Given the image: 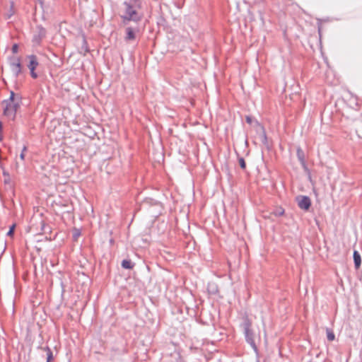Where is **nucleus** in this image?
I'll return each instance as SVG.
<instances>
[{
	"instance_id": "obj_20",
	"label": "nucleus",
	"mask_w": 362,
	"mask_h": 362,
	"mask_svg": "<svg viewBox=\"0 0 362 362\" xmlns=\"http://www.w3.org/2000/svg\"><path fill=\"white\" fill-rule=\"evenodd\" d=\"M246 121H247L248 123H251V122H252V120H251L250 117H246Z\"/></svg>"
},
{
	"instance_id": "obj_6",
	"label": "nucleus",
	"mask_w": 362,
	"mask_h": 362,
	"mask_svg": "<svg viewBox=\"0 0 362 362\" xmlns=\"http://www.w3.org/2000/svg\"><path fill=\"white\" fill-rule=\"evenodd\" d=\"M298 204L300 209L308 210L311 205V202L308 197H300L298 198Z\"/></svg>"
},
{
	"instance_id": "obj_21",
	"label": "nucleus",
	"mask_w": 362,
	"mask_h": 362,
	"mask_svg": "<svg viewBox=\"0 0 362 362\" xmlns=\"http://www.w3.org/2000/svg\"><path fill=\"white\" fill-rule=\"evenodd\" d=\"M2 129V123L0 122V131Z\"/></svg>"
},
{
	"instance_id": "obj_7",
	"label": "nucleus",
	"mask_w": 362,
	"mask_h": 362,
	"mask_svg": "<svg viewBox=\"0 0 362 362\" xmlns=\"http://www.w3.org/2000/svg\"><path fill=\"white\" fill-rule=\"evenodd\" d=\"M136 38V32L134 30L131 28L128 27L126 28V36H125V40L127 41H131L134 40Z\"/></svg>"
},
{
	"instance_id": "obj_5",
	"label": "nucleus",
	"mask_w": 362,
	"mask_h": 362,
	"mask_svg": "<svg viewBox=\"0 0 362 362\" xmlns=\"http://www.w3.org/2000/svg\"><path fill=\"white\" fill-rule=\"evenodd\" d=\"M346 103L351 108L355 109L358 106V97L352 93H349L346 98Z\"/></svg>"
},
{
	"instance_id": "obj_9",
	"label": "nucleus",
	"mask_w": 362,
	"mask_h": 362,
	"mask_svg": "<svg viewBox=\"0 0 362 362\" xmlns=\"http://www.w3.org/2000/svg\"><path fill=\"white\" fill-rule=\"evenodd\" d=\"M354 261L356 268L358 269L361 264V259L360 254L356 250L354 252Z\"/></svg>"
},
{
	"instance_id": "obj_4",
	"label": "nucleus",
	"mask_w": 362,
	"mask_h": 362,
	"mask_svg": "<svg viewBox=\"0 0 362 362\" xmlns=\"http://www.w3.org/2000/svg\"><path fill=\"white\" fill-rule=\"evenodd\" d=\"M11 71L14 76H17L21 72V64L20 58L12 59L11 63Z\"/></svg>"
},
{
	"instance_id": "obj_17",
	"label": "nucleus",
	"mask_w": 362,
	"mask_h": 362,
	"mask_svg": "<svg viewBox=\"0 0 362 362\" xmlns=\"http://www.w3.org/2000/svg\"><path fill=\"white\" fill-rule=\"evenodd\" d=\"M239 163H240V167H241L243 169H245V167H246V164H245V160H244V159H243V158H240V159L239 160Z\"/></svg>"
},
{
	"instance_id": "obj_15",
	"label": "nucleus",
	"mask_w": 362,
	"mask_h": 362,
	"mask_svg": "<svg viewBox=\"0 0 362 362\" xmlns=\"http://www.w3.org/2000/svg\"><path fill=\"white\" fill-rule=\"evenodd\" d=\"M15 227H16V225H15V224H13V225L11 226V228H10L9 230H8V233H7V235H8V236H12V235H13V232H14Z\"/></svg>"
},
{
	"instance_id": "obj_18",
	"label": "nucleus",
	"mask_w": 362,
	"mask_h": 362,
	"mask_svg": "<svg viewBox=\"0 0 362 362\" xmlns=\"http://www.w3.org/2000/svg\"><path fill=\"white\" fill-rule=\"evenodd\" d=\"M12 52L13 54H16L18 52V46L17 44H14L12 46Z\"/></svg>"
},
{
	"instance_id": "obj_22",
	"label": "nucleus",
	"mask_w": 362,
	"mask_h": 362,
	"mask_svg": "<svg viewBox=\"0 0 362 362\" xmlns=\"http://www.w3.org/2000/svg\"><path fill=\"white\" fill-rule=\"evenodd\" d=\"M47 362H52V361H47Z\"/></svg>"
},
{
	"instance_id": "obj_11",
	"label": "nucleus",
	"mask_w": 362,
	"mask_h": 362,
	"mask_svg": "<svg viewBox=\"0 0 362 362\" xmlns=\"http://www.w3.org/2000/svg\"><path fill=\"white\" fill-rule=\"evenodd\" d=\"M122 266L123 268L129 269H132L134 267L132 262L128 259H124L122 262Z\"/></svg>"
},
{
	"instance_id": "obj_3",
	"label": "nucleus",
	"mask_w": 362,
	"mask_h": 362,
	"mask_svg": "<svg viewBox=\"0 0 362 362\" xmlns=\"http://www.w3.org/2000/svg\"><path fill=\"white\" fill-rule=\"evenodd\" d=\"M27 58L28 59V67L30 71V75L32 78H36L37 77V74L35 70L39 65L37 59L35 55H30Z\"/></svg>"
},
{
	"instance_id": "obj_8",
	"label": "nucleus",
	"mask_w": 362,
	"mask_h": 362,
	"mask_svg": "<svg viewBox=\"0 0 362 362\" xmlns=\"http://www.w3.org/2000/svg\"><path fill=\"white\" fill-rule=\"evenodd\" d=\"M251 325L252 323L250 320H246L245 325H244V329H245V333L247 338H251L252 335V332L251 330Z\"/></svg>"
},
{
	"instance_id": "obj_1",
	"label": "nucleus",
	"mask_w": 362,
	"mask_h": 362,
	"mask_svg": "<svg viewBox=\"0 0 362 362\" xmlns=\"http://www.w3.org/2000/svg\"><path fill=\"white\" fill-rule=\"evenodd\" d=\"M21 104V97L11 91L10 97L2 102L4 115L8 119L13 120Z\"/></svg>"
},
{
	"instance_id": "obj_19",
	"label": "nucleus",
	"mask_w": 362,
	"mask_h": 362,
	"mask_svg": "<svg viewBox=\"0 0 362 362\" xmlns=\"http://www.w3.org/2000/svg\"><path fill=\"white\" fill-rule=\"evenodd\" d=\"M81 235L80 231L78 230H75L74 233V238L76 239Z\"/></svg>"
},
{
	"instance_id": "obj_2",
	"label": "nucleus",
	"mask_w": 362,
	"mask_h": 362,
	"mask_svg": "<svg viewBox=\"0 0 362 362\" xmlns=\"http://www.w3.org/2000/svg\"><path fill=\"white\" fill-rule=\"evenodd\" d=\"M121 18L123 20V23H127L131 21H139L141 16L135 7L131 6L129 4L124 3L121 13Z\"/></svg>"
},
{
	"instance_id": "obj_14",
	"label": "nucleus",
	"mask_w": 362,
	"mask_h": 362,
	"mask_svg": "<svg viewBox=\"0 0 362 362\" xmlns=\"http://www.w3.org/2000/svg\"><path fill=\"white\" fill-rule=\"evenodd\" d=\"M297 155L301 163H304V156L301 148H299L297 149Z\"/></svg>"
},
{
	"instance_id": "obj_12",
	"label": "nucleus",
	"mask_w": 362,
	"mask_h": 362,
	"mask_svg": "<svg viewBox=\"0 0 362 362\" xmlns=\"http://www.w3.org/2000/svg\"><path fill=\"white\" fill-rule=\"evenodd\" d=\"M326 332L327 339L330 341H334L335 339V335L334 332L329 329H327Z\"/></svg>"
},
{
	"instance_id": "obj_10",
	"label": "nucleus",
	"mask_w": 362,
	"mask_h": 362,
	"mask_svg": "<svg viewBox=\"0 0 362 362\" xmlns=\"http://www.w3.org/2000/svg\"><path fill=\"white\" fill-rule=\"evenodd\" d=\"M43 350L47 352V361L52 362L54 356L52 350L48 346L43 348Z\"/></svg>"
},
{
	"instance_id": "obj_16",
	"label": "nucleus",
	"mask_w": 362,
	"mask_h": 362,
	"mask_svg": "<svg viewBox=\"0 0 362 362\" xmlns=\"http://www.w3.org/2000/svg\"><path fill=\"white\" fill-rule=\"evenodd\" d=\"M27 150V148L26 146H24L23 148V151L20 155V158L22 160H24L25 159V151Z\"/></svg>"
},
{
	"instance_id": "obj_13",
	"label": "nucleus",
	"mask_w": 362,
	"mask_h": 362,
	"mask_svg": "<svg viewBox=\"0 0 362 362\" xmlns=\"http://www.w3.org/2000/svg\"><path fill=\"white\" fill-rule=\"evenodd\" d=\"M39 34H40V37H39V38L34 37V40L35 42H37V43L40 41L42 37H44L45 36V34H46L45 30L42 28H40Z\"/></svg>"
}]
</instances>
